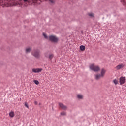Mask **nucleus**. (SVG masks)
<instances>
[{
	"label": "nucleus",
	"mask_w": 126,
	"mask_h": 126,
	"mask_svg": "<svg viewBox=\"0 0 126 126\" xmlns=\"http://www.w3.org/2000/svg\"><path fill=\"white\" fill-rule=\"evenodd\" d=\"M119 82L120 85H123V84H125V83L126 82V77H121L119 78Z\"/></svg>",
	"instance_id": "obj_5"
},
{
	"label": "nucleus",
	"mask_w": 126,
	"mask_h": 126,
	"mask_svg": "<svg viewBox=\"0 0 126 126\" xmlns=\"http://www.w3.org/2000/svg\"><path fill=\"white\" fill-rule=\"evenodd\" d=\"M102 77V75L100 74L95 75V78L96 80H98V79H100Z\"/></svg>",
	"instance_id": "obj_10"
},
{
	"label": "nucleus",
	"mask_w": 126,
	"mask_h": 126,
	"mask_svg": "<svg viewBox=\"0 0 126 126\" xmlns=\"http://www.w3.org/2000/svg\"><path fill=\"white\" fill-rule=\"evenodd\" d=\"M25 107H26V108H27L28 109V108H29V106H28V103H27V102H25Z\"/></svg>",
	"instance_id": "obj_21"
},
{
	"label": "nucleus",
	"mask_w": 126,
	"mask_h": 126,
	"mask_svg": "<svg viewBox=\"0 0 126 126\" xmlns=\"http://www.w3.org/2000/svg\"><path fill=\"white\" fill-rule=\"evenodd\" d=\"M49 41L53 42V43H58V42H59V38L57 37L55 35H50Z\"/></svg>",
	"instance_id": "obj_3"
},
{
	"label": "nucleus",
	"mask_w": 126,
	"mask_h": 126,
	"mask_svg": "<svg viewBox=\"0 0 126 126\" xmlns=\"http://www.w3.org/2000/svg\"><path fill=\"white\" fill-rule=\"evenodd\" d=\"M33 82L35 83V84H36V85H38L39 82H38V80H33Z\"/></svg>",
	"instance_id": "obj_18"
},
{
	"label": "nucleus",
	"mask_w": 126,
	"mask_h": 126,
	"mask_svg": "<svg viewBox=\"0 0 126 126\" xmlns=\"http://www.w3.org/2000/svg\"><path fill=\"white\" fill-rule=\"evenodd\" d=\"M19 5L21 7H23V4H22V3H21V2L19 3Z\"/></svg>",
	"instance_id": "obj_23"
},
{
	"label": "nucleus",
	"mask_w": 126,
	"mask_h": 126,
	"mask_svg": "<svg viewBox=\"0 0 126 126\" xmlns=\"http://www.w3.org/2000/svg\"><path fill=\"white\" fill-rule=\"evenodd\" d=\"M40 53H41V51H40V50L38 49H34L32 52V56L34 57V58H36V59H39V58H40Z\"/></svg>",
	"instance_id": "obj_2"
},
{
	"label": "nucleus",
	"mask_w": 126,
	"mask_h": 126,
	"mask_svg": "<svg viewBox=\"0 0 126 126\" xmlns=\"http://www.w3.org/2000/svg\"><path fill=\"white\" fill-rule=\"evenodd\" d=\"M43 35L45 39H49V37L47 36V34H46V33H43Z\"/></svg>",
	"instance_id": "obj_19"
},
{
	"label": "nucleus",
	"mask_w": 126,
	"mask_h": 126,
	"mask_svg": "<svg viewBox=\"0 0 126 126\" xmlns=\"http://www.w3.org/2000/svg\"><path fill=\"white\" fill-rule=\"evenodd\" d=\"M123 67V65H118L117 67L116 68L117 69L119 70V69H121V68Z\"/></svg>",
	"instance_id": "obj_17"
},
{
	"label": "nucleus",
	"mask_w": 126,
	"mask_h": 126,
	"mask_svg": "<svg viewBox=\"0 0 126 126\" xmlns=\"http://www.w3.org/2000/svg\"><path fill=\"white\" fill-rule=\"evenodd\" d=\"M113 83H114V84H115V85H117V84H119V82L118 81V80L117 79H114L113 80Z\"/></svg>",
	"instance_id": "obj_15"
},
{
	"label": "nucleus",
	"mask_w": 126,
	"mask_h": 126,
	"mask_svg": "<svg viewBox=\"0 0 126 126\" xmlns=\"http://www.w3.org/2000/svg\"><path fill=\"white\" fill-rule=\"evenodd\" d=\"M45 58H47V59H49L50 61H52V60H53V58H54V54H50L48 55V54L45 53Z\"/></svg>",
	"instance_id": "obj_6"
},
{
	"label": "nucleus",
	"mask_w": 126,
	"mask_h": 126,
	"mask_svg": "<svg viewBox=\"0 0 126 126\" xmlns=\"http://www.w3.org/2000/svg\"><path fill=\"white\" fill-rule=\"evenodd\" d=\"M31 51H32V48H31L30 47L26 48V53L28 54V53H30V52H31Z\"/></svg>",
	"instance_id": "obj_11"
},
{
	"label": "nucleus",
	"mask_w": 126,
	"mask_h": 126,
	"mask_svg": "<svg viewBox=\"0 0 126 126\" xmlns=\"http://www.w3.org/2000/svg\"><path fill=\"white\" fill-rule=\"evenodd\" d=\"M80 49L81 51H85V46L81 45L80 46Z\"/></svg>",
	"instance_id": "obj_13"
},
{
	"label": "nucleus",
	"mask_w": 126,
	"mask_h": 126,
	"mask_svg": "<svg viewBox=\"0 0 126 126\" xmlns=\"http://www.w3.org/2000/svg\"><path fill=\"white\" fill-rule=\"evenodd\" d=\"M89 16H90V17H94V14H93V13H89Z\"/></svg>",
	"instance_id": "obj_20"
},
{
	"label": "nucleus",
	"mask_w": 126,
	"mask_h": 126,
	"mask_svg": "<svg viewBox=\"0 0 126 126\" xmlns=\"http://www.w3.org/2000/svg\"><path fill=\"white\" fill-rule=\"evenodd\" d=\"M61 116H65L66 113L64 112H62L61 113Z\"/></svg>",
	"instance_id": "obj_22"
},
{
	"label": "nucleus",
	"mask_w": 126,
	"mask_h": 126,
	"mask_svg": "<svg viewBox=\"0 0 126 126\" xmlns=\"http://www.w3.org/2000/svg\"><path fill=\"white\" fill-rule=\"evenodd\" d=\"M59 107H60V108L63 109V110H66V109L67 108L66 106L64 105L61 102L59 103Z\"/></svg>",
	"instance_id": "obj_8"
},
{
	"label": "nucleus",
	"mask_w": 126,
	"mask_h": 126,
	"mask_svg": "<svg viewBox=\"0 0 126 126\" xmlns=\"http://www.w3.org/2000/svg\"><path fill=\"white\" fill-rule=\"evenodd\" d=\"M43 70L42 68H33L32 69V72H34V73H39V72H41Z\"/></svg>",
	"instance_id": "obj_7"
},
{
	"label": "nucleus",
	"mask_w": 126,
	"mask_h": 126,
	"mask_svg": "<svg viewBox=\"0 0 126 126\" xmlns=\"http://www.w3.org/2000/svg\"><path fill=\"white\" fill-rule=\"evenodd\" d=\"M77 98H78V99H79V100H81L82 99H83V96H82V95L78 94V95H77Z\"/></svg>",
	"instance_id": "obj_14"
},
{
	"label": "nucleus",
	"mask_w": 126,
	"mask_h": 126,
	"mask_svg": "<svg viewBox=\"0 0 126 126\" xmlns=\"http://www.w3.org/2000/svg\"><path fill=\"white\" fill-rule=\"evenodd\" d=\"M90 69H91V70H93V71H94V72H98V71H100V70L101 69L100 68V67H99L98 66L94 67V65H91L90 66Z\"/></svg>",
	"instance_id": "obj_4"
},
{
	"label": "nucleus",
	"mask_w": 126,
	"mask_h": 126,
	"mask_svg": "<svg viewBox=\"0 0 126 126\" xmlns=\"http://www.w3.org/2000/svg\"><path fill=\"white\" fill-rule=\"evenodd\" d=\"M34 104H35V105H38V102H37L36 101H35Z\"/></svg>",
	"instance_id": "obj_24"
},
{
	"label": "nucleus",
	"mask_w": 126,
	"mask_h": 126,
	"mask_svg": "<svg viewBox=\"0 0 126 126\" xmlns=\"http://www.w3.org/2000/svg\"><path fill=\"white\" fill-rule=\"evenodd\" d=\"M49 1L50 3H52V4H55V2H56V0H49Z\"/></svg>",
	"instance_id": "obj_16"
},
{
	"label": "nucleus",
	"mask_w": 126,
	"mask_h": 126,
	"mask_svg": "<svg viewBox=\"0 0 126 126\" xmlns=\"http://www.w3.org/2000/svg\"><path fill=\"white\" fill-rule=\"evenodd\" d=\"M106 73V70L104 69H102L101 71V77H104V75H105V74Z\"/></svg>",
	"instance_id": "obj_9"
},
{
	"label": "nucleus",
	"mask_w": 126,
	"mask_h": 126,
	"mask_svg": "<svg viewBox=\"0 0 126 126\" xmlns=\"http://www.w3.org/2000/svg\"><path fill=\"white\" fill-rule=\"evenodd\" d=\"M9 115L10 118H13V117H14V112L13 111H11L9 113Z\"/></svg>",
	"instance_id": "obj_12"
},
{
	"label": "nucleus",
	"mask_w": 126,
	"mask_h": 126,
	"mask_svg": "<svg viewBox=\"0 0 126 126\" xmlns=\"http://www.w3.org/2000/svg\"><path fill=\"white\" fill-rule=\"evenodd\" d=\"M24 3L26 4L25 6H27V4H29V3H31V4H33L34 5H37V4H40L41 3V0H23Z\"/></svg>",
	"instance_id": "obj_1"
}]
</instances>
